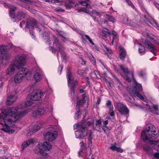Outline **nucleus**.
I'll list each match as a JSON object with an SVG mask.
<instances>
[{
  "mask_svg": "<svg viewBox=\"0 0 159 159\" xmlns=\"http://www.w3.org/2000/svg\"><path fill=\"white\" fill-rule=\"evenodd\" d=\"M18 107H13L2 111L0 114V124L3 126L1 130L6 132L9 131L13 123L24 115L23 112L18 111Z\"/></svg>",
  "mask_w": 159,
  "mask_h": 159,
  "instance_id": "nucleus-1",
  "label": "nucleus"
},
{
  "mask_svg": "<svg viewBox=\"0 0 159 159\" xmlns=\"http://www.w3.org/2000/svg\"><path fill=\"white\" fill-rule=\"evenodd\" d=\"M157 130L153 125L150 124L147 125L144 130L142 132V139L145 142L152 143L154 141L150 139H154L159 136V134H158L157 132Z\"/></svg>",
  "mask_w": 159,
  "mask_h": 159,
  "instance_id": "nucleus-2",
  "label": "nucleus"
},
{
  "mask_svg": "<svg viewBox=\"0 0 159 159\" xmlns=\"http://www.w3.org/2000/svg\"><path fill=\"white\" fill-rule=\"evenodd\" d=\"M37 148L34 150L36 154L39 153L42 157H38V159H46L48 157V154L47 152L49 151L52 146L49 143L44 142L39 143L36 146Z\"/></svg>",
  "mask_w": 159,
  "mask_h": 159,
  "instance_id": "nucleus-3",
  "label": "nucleus"
},
{
  "mask_svg": "<svg viewBox=\"0 0 159 159\" xmlns=\"http://www.w3.org/2000/svg\"><path fill=\"white\" fill-rule=\"evenodd\" d=\"M26 64L25 57L20 56L19 58L15 59L13 64L11 65L6 70V74L7 75H11L13 73L16 67L18 70L21 69Z\"/></svg>",
  "mask_w": 159,
  "mask_h": 159,
  "instance_id": "nucleus-4",
  "label": "nucleus"
},
{
  "mask_svg": "<svg viewBox=\"0 0 159 159\" xmlns=\"http://www.w3.org/2000/svg\"><path fill=\"white\" fill-rule=\"evenodd\" d=\"M44 94V93L39 91H33L27 96V101L25 103L26 106H30L33 104L34 101L40 100Z\"/></svg>",
  "mask_w": 159,
  "mask_h": 159,
  "instance_id": "nucleus-5",
  "label": "nucleus"
},
{
  "mask_svg": "<svg viewBox=\"0 0 159 159\" xmlns=\"http://www.w3.org/2000/svg\"><path fill=\"white\" fill-rule=\"evenodd\" d=\"M86 122L83 120L76 127L78 130L75 132L76 137L77 138L82 139L87 135V129L86 127Z\"/></svg>",
  "mask_w": 159,
  "mask_h": 159,
  "instance_id": "nucleus-6",
  "label": "nucleus"
},
{
  "mask_svg": "<svg viewBox=\"0 0 159 159\" xmlns=\"http://www.w3.org/2000/svg\"><path fill=\"white\" fill-rule=\"evenodd\" d=\"M116 107L117 111L121 115H127L129 113V110L125 105L120 102L116 103Z\"/></svg>",
  "mask_w": 159,
  "mask_h": 159,
  "instance_id": "nucleus-7",
  "label": "nucleus"
},
{
  "mask_svg": "<svg viewBox=\"0 0 159 159\" xmlns=\"http://www.w3.org/2000/svg\"><path fill=\"white\" fill-rule=\"evenodd\" d=\"M52 107L50 106V109L47 110L46 108L43 107H39L37 109L34 110L33 112V116L34 117H37L39 116L44 115L46 113L47 111H50L52 110Z\"/></svg>",
  "mask_w": 159,
  "mask_h": 159,
  "instance_id": "nucleus-8",
  "label": "nucleus"
},
{
  "mask_svg": "<svg viewBox=\"0 0 159 159\" xmlns=\"http://www.w3.org/2000/svg\"><path fill=\"white\" fill-rule=\"evenodd\" d=\"M58 133L56 131H50L46 133L44 135V138L49 141L54 140L57 137Z\"/></svg>",
  "mask_w": 159,
  "mask_h": 159,
  "instance_id": "nucleus-9",
  "label": "nucleus"
},
{
  "mask_svg": "<svg viewBox=\"0 0 159 159\" xmlns=\"http://www.w3.org/2000/svg\"><path fill=\"white\" fill-rule=\"evenodd\" d=\"M153 141L154 142L152 143L145 142L146 143L143 144L142 145V148L143 150L146 152V153L148 155H152L153 154L152 149L150 145H152V146L155 144V141Z\"/></svg>",
  "mask_w": 159,
  "mask_h": 159,
  "instance_id": "nucleus-10",
  "label": "nucleus"
},
{
  "mask_svg": "<svg viewBox=\"0 0 159 159\" xmlns=\"http://www.w3.org/2000/svg\"><path fill=\"white\" fill-rule=\"evenodd\" d=\"M28 70L25 68H22L21 70L19 71L15 76L14 80H23L27 75Z\"/></svg>",
  "mask_w": 159,
  "mask_h": 159,
  "instance_id": "nucleus-11",
  "label": "nucleus"
},
{
  "mask_svg": "<svg viewBox=\"0 0 159 159\" xmlns=\"http://www.w3.org/2000/svg\"><path fill=\"white\" fill-rule=\"evenodd\" d=\"M144 43L147 49L154 55H156L157 50L155 45L152 44L150 41L147 39H146Z\"/></svg>",
  "mask_w": 159,
  "mask_h": 159,
  "instance_id": "nucleus-12",
  "label": "nucleus"
},
{
  "mask_svg": "<svg viewBox=\"0 0 159 159\" xmlns=\"http://www.w3.org/2000/svg\"><path fill=\"white\" fill-rule=\"evenodd\" d=\"M127 90L131 96L133 97L134 96V95H135L141 99L144 100V98L141 94H139V92L138 90H131L130 88L129 87L127 88Z\"/></svg>",
  "mask_w": 159,
  "mask_h": 159,
  "instance_id": "nucleus-13",
  "label": "nucleus"
},
{
  "mask_svg": "<svg viewBox=\"0 0 159 159\" xmlns=\"http://www.w3.org/2000/svg\"><path fill=\"white\" fill-rule=\"evenodd\" d=\"M37 22L36 20L33 18L28 20L26 22V27L28 29H33L34 26L36 25Z\"/></svg>",
  "mask_w": 159,
  "mask_h": 159,
  "instance_id": "nucleus-14",
  "label": "nucleus"
},
{
  "mask_svg": "<svg viewBox=\"0 0 159 159\" xmlns=\"http://www.w3.org/2000/svg\"><path fill=\"white\" fill-rule=\"evenodd\" d=\"M72 83L71 88L70 89L71 94L74 95L75 93V89L76 86L77 85V81L76 80H68V86H70V84Z\"/></svg>",
  "mask_w": 159,
  "mask_h": 159,
  "instance_id": "nucleus-15",
  "label": "nucleus"
},
{
  "mask_svg": "<svg viewBox=\"0 0 159 159\" xmlns=\"http://www.w3.org/2000/svg\"><path fill=\"white\" fill-rule=\"evenodd\" d=\"M132 81H131L132 80H128V82H132L133 83V89H132L133 88H131L130 89L131 90H137V89L136 87V86L137 87L138 89H139L140 91H142L143 90V88L142 87V86L141 85V84H139L136 81V80H132Z\"/></svg>",
  "mask_w": 159,
  "mask_h": 159,
  "instance_id": "nucleus-16",
  "label": "nucleus"
},
{
  "mask_svg": "<svg viewBox=\"0 0 159 159\" xmlns=\"http://www.w3.org/2000/svg\"><path fill=\"white\" fill-rule=\"evenodd\" d=\"M120 51L119 57L120 59L124 61L126 55L125 49L121 46L119 47Z\"/></svg>",
  "mask_w": 159,
  "mask_h": 159,
  "instance_id": "nucleus-17",
  "label": "nucleus"
},
{
  "mask_svg": "<svg viewBox=\"0 0 159 159\" xmlns=\"http://www.w3.org/2000/svg\"><path fill=\"white\" fill-rule=\"evenodd\" d=\"M16 97L15 95H10L7 99L6 103L7 105H11L16 100Z\"/></svg>",
  "mask_w": 159,
  "mask_h": 159,
  "instance_id": "nucleus-18",
  "label": "nucleus"
},
{
  "mask_svg": "<svg viewBox=\"0 0 159 159\" xmlns=\"http://www.w3.org/2000/svg\"><path fill=\"white\" fill-rule=\"evenodd\" d=\"M27 14L23 11H18L16 14V18L19 20H21L25 18Z\"/></svg>",
  "mask_w": 159,
  "mask_h": 159,
  "instance_id": "nucleus-19",
  "label": "nucleus"
},
{
  "mask_svg": "<svg viewBox=\"0 0 159 159\" xmlns=\"http://www.w3.org/2000/svg\"><path fill=\"white\" fill-rule=\"evenodd\" d=\"M145 105L148 107L149 110L152 112L156 114H158L157 112L158 110V107L157 105H153L152 106H151L147 104H144V106H145Z\"/></svg>",
  "mask_w": 159,
  "mask_h": 159,
  "instance_id": "nucleus-20",
  "label": "nucleus"
},
{
  "mask_svg": "<svg viewBox=\"0 0 159 159\" xmlns=\"http://www.w3.org/2000/svg\"><path fill=\"white\" fill-rule=\"evenodd\" d=\"M34 143V140L32 139H30L28 140L26 142L22 143L21 145L22 148L24 150L25 148H26L28 146L33 144Z\"/></svg>",
  "mask_w": 159,
  "mask_h": 159,
  "instance_id": "nucleus-21",
  "label": "nucleus"
},
{
  "mask_svg": "<svg viewBox=\"0 0 159 159\" xmlns=\"http://www.w3.org/2000/svg\"><path fill=\"white\" fill-rule=\"evenodd\" d=\"M42 124L40 122L37 123L34 125L32 131L34 133L36 132L42 127Z\"/></svg>",
  "mask_w": 159,
  "mask_h": 159,
  "instance_id": "nucleus-22",
  "label": "nucleus"
},
{
  "mask_svg": "<svg viewBox=\"0 0 159 159\" xmlns=\"http://www.w3.org/2000/svg\"><path fill=\"white\" fill-rule=\"evenodd\" d=\"M39 72L36 71V73L34 75V80H41L45 79V77L43 75H41L40 73V70Z\"/></svg>",
  "mask_w": 159,
  "mask_h": 159,
  "instance_id": "nucleus-23",
  "label": "nucleus"
},
{
  "mask_svg": "<svg viewBox=\"0 0 159 159\" xmlns=\"http://www.w3.org/2000/svg\"><path fill=\"white\" fill-rule=\"evenodd\" d=\"M91 75L93 79H100L101 78V76L97 71H93L91 73Z\"/></svg>",
  "mask_w": 159,
  "mask_h": 159,
  "instance_id": "nucleus-24",
  "label": "nucleus"
},
{
  "mask_svg": "<svg viewBox=\"0 0 159 159\" xmlns=\"http://www.w3.org/2000/svg\"><path fill=\"white\" fill-rule=\"evenodd\" d=\"M54 44H57V45L58 47L59 48V51L60 52H62V51H63V46L62 44H61L58 40H56L55 41L54 43Z\"/></svg>",
  "mask_w": 159,
  "mask_h": 159,
  "instance_id": "nucleus-25",
  "label": "nucleus"
},
{
  "mask_svg": "<svg viewBox=\"0 0 159 159\" xmlns=\"http://www.w3.org/2000/svg\"><path fill=\"white\" fill-rule=\"evenodd\" d=\"M75 6V2L72 1H69V2L65 3V6L67 9H70L71 7Z\"/></svg>",
  "mask_w": 159,
  "mask_h": 159,
  "instance_id": "nucleus-26",
  "label": "nucleus"
},
{
  "mask_svg": "<svg viewBox=\"0 0 159 159\" xmlns=\"http://www.w3.org/2000/svg\"><path fill=\"white\" fill-rule=\"evenodd\" d=\"M139 53L143 54L145 53V47L141 43H139Z\"/></svg>",
  "mask_w": 159,
  "mask_h": 159,
  "instance_id": "nucleus-27",
  "label": "nucleus"
},
{
  "mask_svg": "<svg viewBox=\"0 0 159 159\" xmlns=\"http://www.w3.org/2000/svg\"><path fill=\"white\" fill-rule=\"evenodd\" d=\"M21 80H10L9 82L8 86H15L17 83H19Z\"/></svg>",
  "mask_w": 159,
  "mask_h": 159,
  "instance_id": "nucleus-28",
  "label": "nucleus"
},
{
  "mask_svg": "<svg viewBox=\"0 0 159 159\" xmlns=\"http://www.w3.org/2000/svg\"><path fill=\"white\" fill-rule=\"evenodd\" d=\"M86 55L88 57L89 59L90 60V61L92 62L93 64L95 65L96 64V60L94 58L93 56L92 55V54L90 53H87Z\"/></svg>",
  "mask_w": 159,
  "mask_h": 159,
  "instance_id": "nucleus-29",
  "label": "nucleus"
},
{
  "mask_svg": "<svg viewBox=\"0 0 159 159\" xmlns=\"http://www.w3.org/2000/svg\"><path fill=\"white\" fill-rule=\"evenodd\" d=\"M107 34L110 35L111 31L108 29L105 28L102 30V35L103 36L106 37Z\"/></svg>",
  "mask_w": 159,
  "mask_h": 159,
  "instance_id": "nucleus-30",
  "label": "nucleus"
},
{
  "mask_svg": "<svg viewBox=\"0 0 159 159\" xmlns=\"http://www.w3.org/2000/svg\"><path fill=\"white\" fill-rule=\"evenodd\" d=\"M72 76V73L71 71V70L70 68H68L67 70L66 76L67 80H71V78Z\"/></svg>",
  "mask_w": 159,
  "mask_h": 159,
  "instance_id": "nucleus-31",
  "label": "nucleus"
},
{
  "mask_svg": "<svg viewBox=\"0 0 159 159\" xmlns=\"http://www.w3.org/2000/svg\"><path fill=\"white\" fill-rule=\"evenodd\" d=\"M120 68L122 71L125 74H127L129 73V71L128 70V68L127 67H125L124 66L120 65Z\"/></svg>",
  "mask_w": 159,
  "mask_h": 159,
  "instance_id": "nucleus-32",
  "label": "nucleus"
},
{
  "mask_svg": "<svg viewBox=\"0 0 159 159\" xmlns=\"http://www.w3.org/2000/svg\"><path fill=\"white\" fill-rule=\"evenodd\" d=\"M9 16L11 17V18L12 21L13 22H15L16 21L15 20V18H16V15L15 14L14 12L9 11Z\"/></svg>",
  "mask_w": 159,
  "mask_h": 159,
  "instance_id": "nucleus-33",
  "label": "nucleus"
},
{
  "mask_svg": "<svg viewBox=\"0 0 159 159\" xmlns=\"http://www.w3.org/2000/svg\"><path fill=\"white\" fill-rule=\"evenodd\" d=\"M105 17L106 19L110 21H111L113 22L115 21L114 18L112 16L108 14H106L105 15Z\"/></svg>",
  "mask_w": 159,
  "mask_h": 159,
  "instance_id": "nucleus-34",
  "label": "nucleus"
},
{
  "mask_svg": "<svg viewBox=\"0 0 159 159\" xmlns=\"http://www.w3.org/2000/svg\"><path fill=\"white\" fill-rule=\"evenodd\" d=\"M81 115V113L80 111V107H78L77 109V111L76 113L75 116V119L76 120H77L78 119L80 116Z\"/></svg>",
  "mask_w": 159,
  "mask_h": 159,
  "instance_id": "nucleus-35",
  "label": "nucleus"
},
{
  "mask_svg": "<svg viewBox=\"0 0 159 159\" xmlns=\"http://www.w3.org/2000/svg\"><path fill=\"white\" fill-rule=\"evenodd\" d=\"M82 35L83 37L85 36V38L88 40L89 42L92 45H94V43L93 42L92 40V39L90 38L89 35L85 34H83Z\"/></svg>",
  "mask_w": 159,
  "mask_h": 159,
  "instance_id": "nucleus-36",
  "label": "nucleus"
},
{
  "mask_svg": "<svg viewBox=\"0 0 159 159\" xmlns=\"http://www.w3.org/2000/svg\"><path fill=\"white\" fill-rule=\"evenodd\" d=\"M100 126H101L100 125H96V124H93V129H96L99 132L101 131Z\"/></svg>",
  "mask_w": 159,
  "mask_h": 159,
  "instance_id": "nucleus-37",
  "label": "nucleus"
},
{
  "mask_svg": "<svg viewBox=\"0 0 159 159\" xmlns=\"http://www.w3.org/2000/svg\"><path fill=\"white\" fill-rule=\"evenodd\" d=\"M77 73L79 75L82 76H84L85 74V71L83 70L80 69L78 70Z\"/></svg>",
  "mask_w": 159,
  "mask_h": 159,
  "instance_id": "nucleus-38",
  "label": "nucleus"
},
{
  "mask_svg": "<svg viewBox=\"0 0 159 159\" xmlns=\"http://www.w3.org/2000/svg\"><path fill=\"white\" fill-rule=\"evenodd\" d=\"M152 147L155 149L159 152V143H156L154 145H153Z\"/></svg>",
  "mask_w": 159,
  "mask_h": 159,
  "instance_id": "nucleus-39",
  "label": "nucleus"
},
{
  "mask_svg": "<svg viewBox=\"0 0 159 159\" xmlns=\"http://www.w3.org/2000/svg\"><path fill=\"white\" fill-rule=\"evenodd\" d=\"M139 75L140 77H143L146 75V73L144 70H141L138 72Z\"/></svg>",
  "mask_w": 159,
  "mask_h": 159,
  "instance_id": "nucleus-40",
  "label": "nucleus"
},
{
  "mask_svg": "<svg viewBox=\"0 0 159 159\" xmlns=\"http://www.w3.org/2000/svg\"><path fill=\"white\" fill-rule=\"evenodd\" d=\"M93 139V137L92 136V133H90L89 135V138H88V140L89 142V145L91 146L92 145V139Z\"/></svg>",
  "mask_w": 159,
  "mask_h": 159,
  "instance_id": "nucleus-41",
  "label": "nucleus"
},
{
  "mask_svg": "<svg viewBox=\"0 0 159 159\" xmlns=\"http://www.w3.org/2000/svg\"><path fill=\"white\" fill-rule=\"evenodd\" d=\"M116 143H115V144H111V146L110 148V149L111 150L113 151H115L116 150V148L117 147H116Z\"/></svg>",
  "mask_w": 159,
  "mask_h": 159,
  "instance_id": "nucleus-42",
  "label": "nucleus"
},
{
  "mask_svg": "<svg viewBox=\"0 0 159 159\" xmlns=\"http://www.w3.org/2000/svg\"><path fill=\"white\" fill-rule=\"evenodd\" d=\"M102 48H105L109 54H111L112 53L111 50V49L107 48L106 46L104 44H102Z\"/></svg>",
  "mask_w": 159,
  "mask_h": 159,
  "instance_id": "nucleus-43",
  "label": "nucleus"
},
{
  "mask_svg": "<svg viewBox=\"0 0 159 159\" xmlns=\"http://www.w3.org/2000/svg\"><path fill=\"white\" fill-rule=\"evenodd\" d=\"M92 14L95 16H100V12L95 10H93L92 11Z\"/></svg>",
  "mask_w": 159,
  "mask_h": 159,
  "instance_id": "nucleus-44",
  "label": "nucleus"
},
{
  "mask_svg": "<svg viewBox=\"0 0 159 159\" xmlns=\"http://www.w3.org/2000/svg\"><path fill=\"white\" fill-rule=\"evenodd\" d=\"M10 8V11H11L14 12L16 10V8L13 5H10L9 7Z\"/></svg>",
  "mask_w": 159,
  "mask_h": 159,
  "instance_id": "nucleus-45",
  "label": "nucleus"
},
{
  "mask_svg": "<svg viewBox=\"0 0 159 159\" xmlns=\"http://www.w3.org/2000/svg\"><path fill=\"white\" fill-rule=\"evenodd\" d=\"M102 128L105 133H106L107 131H109L110 130L107 126L105 125H103Z\"/></svg>",
  "mask_w": 159,
  "mask_h": 159,
  "instance_id": "nucleus-46",
  "label": "nucleus"
},
{
  "mask_svg": "<svg viewBox=\"0 0 159 159\" xmlns=\"http://www.w3.org/2000/svg\"><path fill=\"white\" fill-rule=\"evenodd\" d=\"M83 100H79L77 101V107H80V106L82 105L83 103Z\"/></svg>",
  "mask_w": 159,
  "mask_h": 159,
  "instance_id": "nucleus-47",
  "label": "nucleus"
},
{
  "mask_svg": "<svg viewBox=\"0 0 159 159\" xmlns=\"http://www.w3.org/2000/svg\"><path fill=\"white\" fill-rule=\"evenodd\" d=\"M80 11H83L85 13H88L87 9L84 7H81L80 9H79L78 11L79 12Z\"/></svg>",
  "mask_w": 159,
  "mask_h": 159,
  "instance_id": "nucleus-48",
  "label": "nucleus"
},
{
  "mask_svg": "<svg viewBox=\"0 0 159 159\" xmlns=\"http://www.w3.org/2000/svg\"><path fill=\"white\" fill-rule=\"evenodd\" d=\"M87 154L89 156L91 154V150L90 148H88L86 149Z\"/></svg>",
  "mask_w": 159,
  "mask_h": 159,
  "instance_id": "nucleus-49",
  "label": "nucleus"
},
{
  "mask_svg": "<svg viewBox=\"0 0 159 159\" xmlns=\"http://www.w3.org/2000/svg\"><path fill=\"white\" fill-rule=\"evenodd\" d=\"M62 55V57L63 59H66V55L63 51H62V52H60Z\"/></svg>",
  "mask_w": 159,
  "mask_h": 159,
  "instance_id": "nucleus-50",
  "label": "nucleus"
},
{
  "mask_svg": "<svg viewBox=\"0 0 159 159\" xmlns=\"http://www.w3.org/2000/svg\"><path fill=\"white\" fill-rule=\"evenodd\" d=\"M102 120L101 119H99L96 120V125H102Z\"/></svg>",
  "mask_w": 159,
  "mask_h": 159,
  "instance_id": "nucleus-51",
  "label": "nucleus"
},
{
  "mask_svg": "<svg viewBox=\"0 0 159 159\" xmlns=\"http://www.w3.org/2000/svg\"><path fill=\"white\" fill-rule=\"evenodd\" d=\"M34 80L35 81V82H34V84H32L30 86V88H31V89H32L33 88H34V87L35 86L36 84V83L37 82H38L39 81H40V80Z\"/></svg>",
  "mask_w": 159,
  "mask_h": 159,
  "instance_id": "nucleus-52",
  "label": "nucleus"
},
{
  "mask_svg": "<svg viewBox=\"0 0 159 159\" xmlns=\"http://www.w3.org/2000/svg\"><path fill=\"white\" fill-rule=\"evenodd\" d=\"M111 105H112L111 102L110 100H108L107 101V102L106 104V106L107 107H108V106H110H110Z\"/></svg>",
  "mask_w": 159,
  "mask_h": 159,
  "instance_id": "nucleus-53",
  "label": "nucleus"
},
{
  "mask_svg": "<svg viewBox=\"0 0 159 159\" xmlns=\"http://www.w3.org/2000/svg\"><path fill=\"white\" fill-rule=\"evenodd\" d=\"M56 11H58L59 12H61L64 11V10L62 9V8H60V7H58L56 8Z\"/></svg>",
  "mask_w": 159,
  "mask_h": 159,
  "instance_id": "nucleus-54",
  "label": "nucleus"
},
{
  "mask_svg": "<svg viewBox=\"0 0 159 159\" xmlns=\"http://www.w3.org/2000/svg\"><path fill=\"white\" fill-rule=\"evenodd\" d=\"M63 67V66L62 65H60L58 68V71L60 73H61Z\"/></svg>",
  "mask_w": 159,
  "mask_h": 159,
  "instance_id": "nucleus-55",
  "label": "nucleus"
},
{
  "mask_svg": "<svg viewBox=\"0 0 159 159\" xmlns=\"http://www.w3.org/2000/svg\"><path fill=\"white\" fill-rule=\"evenodd\" d=\"M154 157L157 159H159V153L156 152L153 154Z\"/></svg>",
  "mask_w": 159,
  "mask_h": 159,
  "instance_id": "nucleus-56",
  "label": "nucleus"
},
{
  "mask_svg": "<svg viewBox=\"0 0 159 159\" xmlns=\"http://www.w3.org/2000/svg\"><path fill=\"white\" fill-rule=\"evenodd\" d=\"M81 4L84 6H87L88 4L85 1H81L80 2Z\"/></svg>",
  "mask_w": 159,
  "mask_h": 159,
  "instance_id": "nucleus-57",
  "label": "nucleus"
},
{
  "mask_svg": "<svg viewBox=\"0 0 159 159\" xmlns=\"http://www.w3.org/2000/svg\"><path fill=\"white\" fill-rule=\"evenodd\" d=\"M110 112L109 113V115L111 116H114V112L113 111H109Z\"/></svg>",
  "mask_w": 159,
  "mask_h": 159,
  "instance_id": "nucleus-58",
  "label": "nucleus"
},
{
  "mask_svg": "<svg viewBox=\"0 0 159 159\" xmlns=\"http://www.w3.org/2000/svg\"><path fill=\"white\" fill-rule=\"evenodd\" d=\"M116 151L117 152H119L120 153H121L123 152V150L121 148H116Z\"/></svg>",
  "mask_w": 159,
  "mask_h": 159,
  "instance_id": "nucleus-59",
  "label": "nucleus"
},
{
  "mask_svg": "<svg viewBox=\"0 0 159 159\" xmlns=\"http://www.w3.org/2000/svg\"><path fill=\"white\" fill-rule=\"evenodd\" d=\"M107 107L109 108V111H112L113 110L114 107L112 105H110V106H108Z\"/></svg>",
  "mask_w": 159,
  "mask_h": 159,
  "instance_id": "nucleus-60",
  "label": "nucleus"
},
{
  "mask_svg": "<svg viewBox=\"0 0 159 159\" xmlns=\"http://www.w3.org/2000/svg\"><path fill=\"white\" fill-rule=\"evenodd\" d=\"M118 39V36H113V38H112V40L113 41H114L116 42L117 40Z\"/></svg>",
  "mask_w": 159,
  "mask_h": 159,
  "instance_id": "nucleus-61",
  "label": "nucleus"
},
{
  "mask_svg": "<svg viewBox=\"0 0 159 159\" xmlns=\"http://www.w3.org/2000/svg\"><path fill=\"white\" fill-rule=\"evenodd\" d=\"M2 5L3 6H4L5 7H9V6L8 5L7 3H5L4 2H2Z\"/></svg>",
  "mask_w": 159,
  "mask_h": 159,
  "instance_id": "nucleus-62",
  "label": "nucleus"
},
{
  "mask_svg": "<svg viewBox=\"0 0 159 159\" xmlns=\"http://www.w3.org/2000/svg\"><path fill=\"white\" fill-rule=\"evenodd\" d=\"M154 4L156 7H157L158 9L159 10V4L156 2H154Z\"/></svg>",
  "mask_w": 159,
  "mask_h": 159,
  "instance_id": "nucleus-63",
  "label": "nucleus"
},
{
  "mask_svg": "<svg viewBox=\"0 0 159 159\" xmlns=\"http://www.w3.org/2000/svg\"><path fill=\"white\" fill-rule=\"evenodd\" d=\"M154 22L155 24L157 30H159V26L158 25V23L155 20L154 21Z\"/></svg>",
  "mask_w": 159,
  "mask_h": 159,
  "instance_id": "nucleus-64",
  "label": "nucleus"
}]
</instances>
